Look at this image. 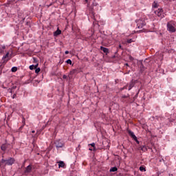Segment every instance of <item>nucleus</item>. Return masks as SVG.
<instances>
[{
  "mask_svg": "<svg viewBox=\"0 0 176 176\" xmlns=\"http://www.w3.org/2000/svg\"><path fill=\"white\" fill-rule=\"evenodd\" d=\"M14 162L16 160L13 157H9L8 159H1V164H4V166H12L14 164Z\"/></svg>",
  "mask_w": 176,
  "mask_h": 176,
  "instance_id": "nucleus-1",
  "label": "nucleus"
},
{
  "mask_svg": "<svg viewBox=\"0 0 176 176\" xmlns=\"http://www.w3.org/2000/svg\"><path fill=\"white\" fill-rule=\"evenodd\" d=\"M12 58V54H9V52H7L2 58L1 63L2 65H0V69H2L3 68V65H5V64L9 61Z\"/></svg>",
  "mask_w": 176,
  "mask_h": 176,
  "instance_id": "nucleus-2",
  "label": "nucleus"
},
{
  "mask_svg": "<svg viewBox=\"0 0 176 176\" xmlns=\"http://www.w3.org/2000/svg\"><path fill=\"white\" fill-rule=\"evenodd\" d=\"M54 144L56 146V149H60V148H64L65 143L62 140H56L54 142Z\"/></svg>",
  "mask_w": 176,
  "mask_h": 176,
  "instance_id": "nucleus-3",
  "label": "nucleus"
},
{
  "mask_svg": "<svg viewBox=\"0 0 176 176\" xmlns=\"http://www.w3.org/2000/svg\"><path fill=\"white\" fill-rule=\"evenodd\" d=\"M174 25H175V24L173 23V22L167 23V30L169 32H175L176 30Z\"/></svg>",
  "mask_w": 176,
  "mask_h": 176,
  "instance_id": "nucleus-4",
  "label": "nucleus"
},
{
  "mask_svg": "<svg viewBox=\"0 0 176 176\" xmlns=\"http://www.w3.org/2000/svg\"><path fill=\"white\" fill-rule=\"evenodd\" d=\"M155 14H156L160 19L164 18V10L162 8H158L157 10L154 12Z\"/></svg>",
  "mask_w": 176,
  "mask_h": 176,
  "instance_id": "nucleus-5",
  "label": "nucleus"
},
{
  "mask_svg": "<svg viewBox=\"0 0 176 176\" xmlns=\"http://www.w3.org/2000/svg\"><path fill=\"white\" fill-rule=\"evenodd\" d=\"M135 23H136L137 27H138V28H139V30L142 28L143 27H145V25L146 24V23H145V21L142 19L136 20Z\"/></svg>",
  "mask_w": 176,
  "mask_h": 176,
  "instance_id": "nucleus-6",
  "label": "nucleus"
},
{
  "mask_svg": "<svg viewBox=\"0 0 176 176\" xmlns=\"http://www.w3.org/2000/svg\"><path fill=\"white\" fill-rule=\"evenodd\" d=\"M80 70L79 69H74L69 72V75H76V74H79Z\"/></svg>",
  "mask_w": 176,
  "mask_h": 176,
  "instance_id": "nucleus-7",
  "label": "nucleus"
},
{
  "mask_svg": "<svg viewBox=\"0 0 176 176\" xmlns=\"http://www.w3.org/2000/svg\"><path fill=\"white\" fill-rule=\"evenodd\" d=\"M138 151H142V152H146L148 151V148L146 146H140L138 148Z\"/></svg>",
  "mask_w": 176,
  "mask_h": 176,
  "instance_id": "nucleus-8",
  "label": "nucleus"
},
{
  "mask_svg": "<svg viewBox=\"0 0 176 176\" xmlns=\"http://www.w3.org/2000/svg\"><path fill=\"white\" fill-rule=\"evenodd\" d=\"M98 4L97 3V2H96V0H93V2L90 7V10L93 11V10L94 9V6H98Z\"/></svg>",
  "mask_w": 176,
  "mask_h": 176,
  "instance_id": "nucleus-9",
  "label": "nucleus"
},
{
  "mask_svg": "<svg viewBox=\"0 0 176 176\" xmlns=\"http://www.w3.org/2000/svg\"><path fill=\"white\" fill-rule=\"evenodd\" d=\"M128 133H129V135L131 137V138H133V140L137 139V136H135V135L134 134V132H133L131 131H129Z\"/></svg>",
  "mask_w": 176,
  "mask_h": 176,
  "instance_id": "nucleus-10",
  "label": "nucleus"
},
{
  "mask_svg": "<svg viewBox=\"0 0 176 176\" xmlns=\"http://www.w3.org/2000/svg\"><path fill=\"white\" fill-rule=\"evenodd\" d=\"M58 35H61V30L58 28L57 30L54 32V36H58Z\"/></svg>",
  "mask_w": 176,
  "mask_h": 176,
  "instance_id": "nucleus-11",
  "label": "nucleus"
},
{
  "mask_svg": "<svg viewBox=\"0 0 176 176\" xmlns=\"http://www.w3.org/2000/svg\"><path fill=\"white\" fill-rule=\"evenodd\" d=\"M5 49H6V46L5 45H0V54L4 53Z\"/></svg>",
  "mask_w": 176,
  "mask_h": 176,
  "instance_id": "nucleus-12",
  "label": "nucleus"
},
{
  "mask_svg": "<svg viewBox=\"0 0 176 176\" xmlns=\"http://www.w3.org/2000/svg\"><path fill=\"white\" fill-rule=\"evenodd\" d=\"M100 50H102V52H103L104 53H106V54L109 53V50L107 47H100Z\"/></svg>",
  "mask_w": 176,
  "mask_h": 176,
  "instance_id": "nucleus-13",
  "label": "nucleus"
},
{
  "mask_svg": "<svg viewBox=\"0 0 176 176\" xmlns=\"http://www.w3.org/2000/svg\"><path fill=\"white\" fill-rule=\"evenodd\" d=\"M135 85V82H133V80L131 81L130 83H129V86L128 90L130 91L132 88H133Z\"/></svg>",
  "mask_w": 176,
  "mask_h": 176,
  "instance_id": "nucleus-14",
  "label": "nucleus"
},
{
  "mask_svg": "<svg viewBox=\"0 0 176 176\" xmlns=\"http://www.w3.org/2000/svg\"><path fill=\"white\" fill-rule=\"evenodd\" d=\"M32 170V167L31 166V165H28L25 170V173H31V170Z\"/></svg>",
  "mask_w": 176,
  "mask_h": 176,
  "instance_id": "nucleus-15",
  "label": "nucleus"
},
{
  "mask_svg": "<svg viewBox=\"0 0 176 176\" xmlns=\"http://www.w3.org/2000/svg\"><path fill=\"white\" fill-rule=\"evenodd\" d=\"M58 167L59 168H64V167H65V164L64 163V162H63V161H60L59 162H58Z\"/></svg>",
  "mask_w": 176,
  "mask_h": 176,
  "instance_id": "nucleus-16",
  "label": "nucleus"
},
{
  "mask_svg": "<svg viewBox=\"0 0 176 176\" xmlns=\"http://www.w3.org/2000/svg\"><path fill=\"white\" fill-rule=\"evenodd\" d=\"M110 173H116V171H118V167L114 166V167H111L109 170Z\"/></svg>",
  "mask_w": 176,
  "mask_h": 176,
  "instance_id": "nucleus-17",
  "label": "nucleus"
},
{
  "mask_svg": "<svg viewBox=\"0 0 176 176\" xmlns=\"http://www.w3.org/2000/svg\"><path fill=\"white\" fill-rule=\"evenodd\" d=\"M140 72H144L145 71V66H144V64L141 63L140 65Z\"/></svg>",
  "mask_w": 176,
  "mask_h": 176,
  "instance_id": "nucleus-18",
  "label": "nucleus"
},
{
  "mask_svg": "<svg viewBox=\"0 0 176 176\" xmlns=\"http://www.w3.org/2000/svg\"><path fill=\"white\" fill-rule=\"evenodd\" d=\"M1 151H6V144H2L1 146Z\"/></svg>",
  "mask_w": 176,
  "mask_h": 176,
  "instance_id": "nucleus-19",
  "label": "nucleus"
},
{
  "mask_svg": "<svg viewBox=\"0 0 176 176\" xmlns=\"http://www.w3.org/2000/svg\"><path fill=\"white\" fill-rule=\"evenodd\" d=\"M139 170L140 171H142V173H144V171H146V170L145 169V167H144V166H140Z\"/></svg>",
  "mask_w": 176,
  "mask_h": 176,
  "instance_id": "nucleus-20",
  "label": "nucleus"
},
{
  "mask_svg": "<svg viewBox=\"0 0 176 176\" xmlns=\"http://www.w3.org/2000/svg\"><path fill=\"white\" fill-rule=\"evenodd\" d=\"M66 63L67 64H69V65H72V60H71V59H67Z\"/></svg>",
  "mask_w": 176,
  "mask_h": 176,
  "instance_id": "nucleus-21",
  "label": "nucleus"
},
{
  "mask_svg": "<svg viewBox=\"0 0 176 176\" xmlns=\"http://www.w3.org/2000/svg\"><path fill=\"white\" fill-rule=\"evenodd\" d=\"M12 72H16L17 71V67H13L11 69Z\"/></svg>",
  "mask_w": 176,
  "mask_h": 176,
  "instance_id": "nucleus-22",
  "label": "nucleus"
},
{
  "mask_svg": "<svg viewBox=\"0 0 176 176\" xmlns=\"http://www.w3.org/2000/svg\"><path fill=\"white\" fill-rule=\"evenodd\" d=\"M30 69L32 71L33 69H35V65H32L29 67Z\"/></svg>",
  "mask_w": 176,
  "mask_h": 176,
  "instance_id": "nucleus-23",
  "label": "nucleus"
},
{
  "mask_svg": "<svg viewBox=\"0 0 176 176\" xmlns=\"http://www.w3.org/2000/svg\"><path fill=\"white\" fill-rule=\"evenodd\" d=\"M40 72H41V68H39V67L36 68L35 73L36 74H38Z\"/></svg>",
  "mask_w": 176,
  "mask_h": 176,
  "instance_id": "nucleus-24",
  "label": "nucleus"
},
{
  "mask_svg": "<svg viewBox=\"0 0 176 176\" xmlns=\"http://www.w3.org/2000/svg\"><path fill=\"white\" fill-rule=\"evenodd\" d=\"M153 8H157V3H155L154 1L153 3Z\"/></svg>",
  "mask_w": 176,
  "mask_h": 176,
  "instance_id": "nucleus-25",
  "label": "nucleus"
},
{
  "mask_svg": "<svg viewBox=\"0 0 176 176\" xmlns=\"http://www.w3.org/2000/svg\"><path fill=\"white\" fill-rule=\"evenodd\" d=\"M127 43H132V42H133V39L132 38H129L127 40Z\"/></svg>",
  "mask_w": 176,
  "mask_h": 176,
  "instance_id": "nucleus-26",
  "label": "nucleus"
},
{
  "mask_svg": "<svg viewBox=\"0 0 176 176\" xmlns=\"http://www.w3.org/2000/svg\"><path fill=\"white\" fill-rule=\"evenodd\" d=\"M68 78H69V79L71 78L69 76H67V75H63V79H67Z\"/></svg>",
  "mask_w": 176,
  "mask_h": 176,
  "instance_id": "nucleus-27",
  "label": "nucleus"
},
{
  "mask_svg": "<svg viewBox=\"0 0 176 176\" xmlns=\"http://www.w3.org/2000/svg\"><path fill=\"white\" fill-rule=\"evenodd\" d=\"M91 146H93L94 149H96V143H91Z\"/></svg>",
  "mask_w": 176,
  "mask_h": 176,
  "instance_id": "nucleus-28",
  "label": "nucleus"
},
{
  "mask_svg": "<svg viewBox=\"0 0 176 176\" xmlns=\"http://www.w3.org/2000/svg\"><path fill=\"white\" fill-rule=\"evenodd\" d=\"M14 89H17V86L14 85V86L12 87V88H11L12 90H14Z\"/></svg>",
  "mask_w": 176,
  "mask_h": 176,
  "instance_id": "nucleus-29",
  "label": "nucleus"
},
{
  "mask_svg": "<svg viewBox=\"0 0 176 176\" xmlns=\"http://www.w3.org/2000/svg\"><path fill=\"white\" fill-rule=\"evenodd\" d=\"M134 141H135V142H137L138 144H140V141H138V139L136 138V139H133Z\"/></svg>",
  "mask_w": 176,
  "mask_h": 176,
  "instance_id": "nucleus-30",
  "label": "nucleus"
},
{
  "mask_svg": "<svg viewBox=\"0 0 176 176\" xmlns=\"http://www.w3.org/2000/svg\"><path fill=\"white\" fill-rule=\"evenodd\" d=\"M34 63H38V60L36 58H33Z\"/></svg>",
  "mask_w": 176,
  "mask_h": 176,
  "instance_id": "nucleus-31",
  "label": "nucleus"
},
{
  "mask_svg": "<svg viewBox=\"0 0 176 176\" xmlns=\"http://www.w3.org/2000/svg\"><path fill=\"white\" fill-rule=\"evenodd\" d=\"M129 60H131V61H133V60H134V58H133V56H129Z\"/></svg>",
  "mask_w": 176,
  "mask_h": 176,
  "instance_id": "nucleus-32",
  "label": "nucleus"
},
{
  "mask_svg": "<svg viewBox=\"0 0 176 176\" xmlns=\"http://www.w3.org/2000/svg\"><path fill=\"white\" fill-rule=\"evenodd\" d=\"M38 65H39V64H38V63H36V64L34 65V69L38 68Z\"/></svg>",
  "mask_w": 176,
  "mask_h": 176,
  "instance_id": "nucleus-33",
  "label": "nucleus"
},
{
  "mask_svg": "<svg viewBox=\"0 0 176 176\" xmlns=\"http://www.w3.org/2000/svg\"><path fill=\"white\" fill-rule=\"evenodd\" d=\"M16 94H14L12 96V98L14 99V98H16Z\"/></svg>",
  "mask_w": 176,
  "mask_h": 176,
  "instance_id": "nucleus-34",
  "label": "nucleus"
},
{
  "mask_svg": "<svg viewBox=\"0 0 176 176\" xmlns=\"http://www.w3.org/2000/svg\"><path fill=\"white\" fill-rule=\"evenodd\" d=\"M124 89H127V85H126L125 87H122V88L121 89V90H124Z\"/></svg>",
  "mask_w": 176,
  "mask_h": 176,
  "instance_id": "nucleus-35",
  "label": "nucleus"
},
{
  "mask_svg": "<svg viewBox=\"0 0 176 176\" xmlns=\"http://www.w3.org/2000/svg\"><path fill=\"white\" fill-rule=\"evenodd\" d=\"M69 54V51H65V54Z\"/></svg>",
  "mask_w": 176,
  "mask_h": 176,
  "instance_id": "nucleus-36",
  "label": "nucleus"
},
{
  "mask_svg": "<svg viewBox=\"0 0 176 176\" xmlns=\"http://www.w3.org/2000/svg\"><path fill=\"white\" fill-rule=\"evenodd\" d=\"M25 20V18L24 17V18H22V21H23V23H24V21Z\"/></svg>",
  "mask_w": 176,
  "mask_h": 176,
  "instance_id": "nucleus-37",
  "label": "nucleus"
},
{
  "mask_svg": "<svg viewBox=\"0 0 176 176\" xmlns=\"http://www.w3.org/2000/svg\"><path fill=\"white\" fill-rule=\"evenodd\" d=\"M119 49H123L122 48V45H119Z\"/></svg>",
  "mask_w": 176,
  "mask_h": 176,
  "instance_id": "nucleus-38",
  "label": "nucleus"
},
{
  "mask_svg": "<svg viewBox=\"0 0 176 176\" xmlns=\"http://www.w3.org/2000/svg\"><path fill=\"white\" fill-rule=\"evenodd\" d=\"M10 93H13V89H10Z\"/></svg>",
  "mask_w": 176,
  "mask_h": 176,
  "instance_id": "nucleus-39",
  "label": "nucleus"
},
{
  "mask_svg": "<svg viewBox=\"0 0 176 176\" xmlns=\"http://www.w3.org/2000/svg\"><path fill=\"white\" fill-rule=\"evenodd\" d=\"M160 162H164V159L160 160Z\"/></svg>",
  "mask_w": 176,
  "mask_h": 176,
  "instance_id": "nucleus-40",
  "label": "nucleus"
},
{
  "mask_svg": "<svg viewBox=\"0 0 176 176\" xmlns=\"http://www.w3.org/2000/svg\"><path fill=\"white\" fill-rule=\"evenodd\" d=\"M28 24H30V23H28V22H26V25H28Z\"/></svg>",
  "mask_w": 176,
  "mask_h": 176,
  "instance_id": "nucleus-41",
  "label": "nucleus"
},
{
  "mask_svg": "<svg viewBox=\"0 0 176 176\" xmlns=\"http://www.w3.org/2000/svg\"><path fill=\"white\" fill-rule=\"evenodd\" d=\"M125 65H126L127 67H129V63H126Z\"/></svg>",
  "mask_w": 176,
  "mask_h": 176,
  "instance_id": "nucleus-42",
  "label": "nucleus"
},
{
  "mask_svg": "<svg viewBox=\"0 0 176 176\" xmlns=\"http://www.w3.org/2000/svg\"><path fill=\"white\" fill-rule=\"evenodd\" d=\"M124 98H127V96H124Z\"/></svg>",
  "mask_w": 176,
  "mask_h": 176,
  "instance_id": "nucleus-43",
  "label": "nucleus"
},
{
  "mask_svg": "<svg viewBox=\"0 0 176 176\" xmlns=\"http://www.w3.org/2000/svg\"><path fill=\"white\" fill-rule=\"evenodd\" d=\"M138 96V93L135 95V97H137Z\"/></svg>",
  "mask_w": 176,
  "mask_h": 176,
  "instance_id": "nucleus-44",
  "label": "nucleus"
},
{
  "mask_svg": "<svg viewBox=\"0 0 176 176\" xmlns=\"http://www.w3.org/2000/svg\"><path fill=\"white\" fill-rule=\"evenodd\" d=\"M138 96V93L135 95V97H137Z\"/></svg>",
  "mask_w": 176,
  "mask_h": 176,
  "instance_id": "nucleus-45",
  "label": "nucleus"
},
{
  "mask_svg": "<svg viewBox=\"0 0 176 176\" xmlns=\"http://www.w3.org/2000/svg\"><path fill=\"white\" fill-rule=\"evenodd\" d=\"M32 133H35V131H32Z\"/></svg>",
  "mask_w": 176,
  "mask_h": 176,
  "instance_id": "nucleus-46",
  "label": "nucleus"
},
{
  "mask_svg": "<svg viewBox=\"0 0 176 176\" xmlns=\"http://www.w3.org/2000/svg\"><path fill=\"white\" fill-rule=\"evenodd\" d=\"M1 166H2V163H0V167H1Z\"/></svg>",
  "mask_w": 176,
  "mask_h": 176,
  "instance_id": "nucleus-47",
  "label": "nucleus"
},
{
  "mask_svg": "<svg viewBox=\"0 0 176 176\" xmlns=\"http://www.w3.org/2000/svg\"><path fill=\"white\" fill-rule=\"evenodd\" d=\"M89 151H93V149H91V148H89Z\"/></svg>",
  "mask_w": 176,
  "mask_h": 176,
  "instance_id": "nucleus-48",
  "label": "nucleus"
},
{
  "mask_svg": "<svg viewBox=\"0 0 176 176\" xmlns=\"http://www.w3.org/2000/svg\"><path fill=\"white\" fill-rule=\"evenodd\" d=\"M87 1H89V0H85V2H87Z\"/></svg>",
  "mask_w": 176,
  "mask_h": 176,
  "instance_id": "nucleus-49",
  "label": "nucleus"
}]
</instances>
